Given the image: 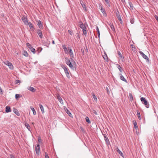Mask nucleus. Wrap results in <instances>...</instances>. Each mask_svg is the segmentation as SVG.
Returning <instances> with one entry per match:
<instances>
[{"label": "nucleus", "instance_id": "f257e3e1", "mask_svg": "<svg viewBox=\"0 0 158 158\" xmlns=\"http://www.w3.org/2000/svg\"><path fill=\"white\" fill-rule=\"evenodd\" d=\"M65 62L72 69L75 70L76 69V67L73 65V64L70 62V60L67 57L65 58Z\"/></svg>", "mask_w": 158, "mask_h": 158}, {"label": "nucleus", "instance_id": "f03ea898", "mask_svg": "<svg viewBox=\"0 0 158 158\" xmlns=\"http://www.w3.org/2000/svg\"><path fill=\"white\" fill-rule=\"evenodd\" d=\"M140 100L145 105L146 108H148L149 107V104L145 98L142 97L141 98Z\"/></svg>", "mask_w": 158, "mask_h": 158}, {"label": "nucleus", "instance_id": "7ed1b4c3", "mask_svg": "<svg viewBox=\"0 0 158 158\" xmlns=\"http://www.w3.org/2000/svg\"><path fill=\"white\" fill-rule=\"evenodd\" d=\"M61 67L64 69V72L66 74L67 77H68L69 78L70 76H69V70H68V68L64 65H62L61 66Z\"/></svg>", "mask_w": 158, "mask_h": 158}, {"label": "nucleus", "instance_id": "20e7f679", "mask_svg": "<svg viewBox=\"0 0 158 158\" xmlns=\"http://www.w3.org/2000/svg\"><path fill=\"white\" fill-rule=\"evenodd\" d=\"M21 19L25 25H27L28 21L26 17L24 15L21 18Z\"/></svg>", "mask_w": 158, "mask_h": 158}, {"label": "nucleus", "instance_id": "39448f33", "mask_svg": "<svg viewBox=\"0 0 158 158\" xmlns=\"http://www.w3.org/2000/svg\"><path fill=\"white\" fill-rule=\"evenodd\" d=\"M4 64L9 67V68L11 69H13L14 68V67L12 64L9 61H6L4 62Z\"/></svg>", "mask_w": 158, "mask_h": 158}, {"label": "nucleus", "instance_id": "423d86ee", "mask_svg": "<svg viewBox=\"0 0 158 158\" xmlns=\"http://www.w3.org/2000/svg\"><path fill=\"white\" fill-rule=\"evenodd\" d=\"M139 53L143 58L149 61V59L148 57L146 55L144 54L143 52L140 51L139 52Z\"/></svg>", "mask_w": 158, "mask_h": 158}, {"label": "nucleus", "instance_id": "0eeeda50", "mask_svg": "<svg viewBox=\"0 0 158 158\" xmlns=\"http://www.w3.org/2000/svg\"><path fill=\"white\" fill-rule=\"evenodd\" d=\"M103 135L104 137V140L106 144L107 145H109L110 144L109 140L107 137L106 135V134H103Z\"/></svg>", "mask_w": 158, "mask_h": 158}, {"label": "nucleus", "instance_id": "6e6552de", "mask_svg": "<svg viewBox=\"0 0 158 158\" xmlns=\"http://www.w3.org/2000/svg\"><path fill=\"white\" fill-rule=\"evenodd\" d=\"M40 146L39 144H38L37 146L35 147V150L36 153L37 155H39L40 150Z\"/></svg>", "mask_w": 158, "mask_h": 158}, {"label": "nucleus", "instance_id": "1a4fd4ad", "mask_svg": "<svg viewBox=\"0 0 158 158\" xmlns=\"http://www.w3.org/2000/svg\"><path fill=\"white\" fill-rule=\"evenodd\" d=\"M115 13H116V16L117 17L118 19L120 21H121L122 22V19H121V17L120 15L119 14V11H118V10H117L116 11Z\"/></svg>", "mask_w": 158, "mask_h": 158}, {"label": "nucleus", "instance_id": "9d476101", "mask_svg": "<svg viewBox=\"0 0 158 158\" xmlns=\"http://www.w3.org/2000/svg\"><path fill=\"white\" fill-rule=\"evenodd\" d=\"M79 27H80L82 29H86V27L85 24H83L81 21L79 22Z\"/></svg>", "mask_w": 158, "mask_h": 158}, {"label": "nucleus", "instance_id": "9b49d317", "mask_svg": "<svg viewBox=\"0 0 158 158\" xmlns=\"http://www.w3.org/2000/svg\"><path fill=\"white\" fill-rule=\"evenodd\" d=\"M37 33L38 34L39 37L42 39L43 38V34L42 31L40 30H37Z\"/></svg>", "mask_w": 158, "mask_h": 158}, {"label": "nucleus", "instance_id": "f8f14e48", "mask_svg": "<svg viewBox=\"0 0 158 158\" xmlns=\"http://www.w3.org/2000/svg\"><path fill=\"white\" fill-rule=\"evenodd\" d=\"M80 3L81 5L83 8L85 10H86V5L84 4L82 0H80Z\"/></svg>", "mask_w": 158, "mask_h": 158}, {"label": "nucleus", "instance_id": "ddd939ff", "mask_svg": "<svg viewBox=\"0 0 158 158\" xmlns=\"http://www.w3.org/2000/svg\"><path fill=\"white\" fill-rule=\"evenodd\" d=\"M116 150L117 152L119 153L121 156L123 157V155L122 152L119 149L118 147H117L116 149Z\"/></svg>", "mask_w": 158, "mask_h": 158}, {"label": "nucleus", "instance_id": "4468645a", "mask_svg": "<svg viewBox=\"0 0 158 158\" xmlns=\"http://www.w3.org/2000/svg\"><path fill=\"white\" fill-rule=\"evenodd\" d=\"M119 75L120 76V79L122 81L125 82L126 83H127V81L126 80V79L124 78V77L121 74H120Z\"/></svg>", "mask_w": 158, "mask_h": 158}, {"label": "nucleus", "instance_id": "2eb2a0df", "mask_svg": "<svg viewBox=\"0 0 158 158\" xmlns=\"http://www.w3.org/2000/svg\"><path fill=\"white\" fill-rule=\"evenodd\" d=\"M5 111L6 113L10 112L11 111L10 108L9 106H7L6 107Z\"/></svg>", "mask_w": 158, "mask_h": 158}, {"label": "nucleus", "instance_id": "dca6fc26", "mask_svg": "<svg viewBox=\"0 0 158 158\" xmlns=\"http://www.w3.org/2000/svg\"><path fill=\"white\" fill-rule=\"evenodd\" d=\"M117 53L119 58L121 60L124 59V57L122 55L121 53L119 51H117Z\"/></svg>", "mask_w": 158, "mask_h": 158}, {"label": "nucleus", "instance_id": "f3484780", "mask_svg": "<svg viewBox=\"0 0 158 158\" xmlns=\"http://www.w3.org/2000/svg\"><path fill=\"white\" fill-rule=\"evenodd\" d=\"M57 98L58 99L59 102L63 104V101L61 98L60 96L59 95H58L57 96Z\"/></svg>", "mask_w": 158, "mask_h": 158}, {"label": "nucleus", "instance_id": "a211bd4d", "mask_svg": "<svg viewBox=\"0 0 158 158\" xmlns=\"http://www.w3.org/2000/svg\"><path fill=\"white\" fill-rule=\"evenodd\" d=\"M13 112L18 116H19L20 115V113L17 109L15 108L14 109H13Z\"/></svg>", "mask_w": 158, "mask_h": 158}, {"label": "nucleus", "instance_id": "6ab92c4d", "mask_svg": "<svg viewBox=\"0 0 158 158\" xmlns=\"http://www.w3.org/2000/svg\"><path fill=\"white\" fill-rule=\"evenodd\" d=\"M25 125L27 129L30 131H31L30 129L31 127L29 124L27 122H25Z\"/></svg>", "mask_w": 158, "mask_h": 158}, {"label": "nucleus", "instance_id": "aec40b11", "mask_svg": "<svg viewBox=\"0 0 158 158\" xmlns=\"http://www.w3.org/2000/svg\"><path fill=\"white\" fill-rule=\"evenodd\" d=\"M100 10L102 12V13L105 16H107L106 14V11L104 9H103L102 7H101V9Z\"/></svg>", "mask_w": 158, "mask_h": 158}, {"label": "nucleus", "instance_id": "412c9836", "mask_svg": "<svg viewBox=\"0 0 158 158\" xmlns=\"http://www.w3.org/2000/svg\"><path fill=\"white\" fill-rule=\"evenodd\" d=\"M27 89L30 91L32 92H35V89L33 87L31 86H29L27 88Z\"/></svg>", "mask_w": 158, "mask_h": 158}, {"label": "nucleus", "instance_id": "4be33fe9", "mask_svg": "<svg viewBox=\"0 0 158 158\" xmlns=\"http://www.w3.org/2000/svg\"><path fill=\"white\" fill-rule=\"evenodd\" d=\"M108 25H109L113 31H115V29L114 27V26L113 24L111 23H108Z\"/></svg>", "mask_w": 158, "mask_h": 158}, {"label": "nucleus", "instance_id": "5701e85b", "mask_svg": "<svg viewBox=\"0 0 158 158\" xmlns=\"http://www.w3.org/2000/svg\"><path fill=\"white\" fill-rule=\"evenodd\" d=\"M39 106L41 109L42 113H44V109L43 106L40 104H39Z\"/></svg>", "mask_w": 158, "mask_h": 158}, {"label": "nucleus", "instance_id": "b1692460", "mask_svg": "<svg viewBox=\"0 0 158 158\" xmlns=\"http://www.w3.org/2000/svg\"><path fill=\"white\" fill-rule=\"evenodd\" d=\"M37 25L39 26V27L40 28H42L43 27V25L42 24L41 22L40 21H39L38 22Z\"/></svg>", "mask_w": 158, "mask_h": 158}, {"label": "nucleus", "instance_id": "393cba45", "mask_svg": "<svg viewBox=\"0 0 158 158\" xmlns=\"http://www.w3.org/2000/svg\"><path fill=\"white\" fill-rule=\"evenodd\" d=\"M69 55L70 57H74V55L73 51L71 49H70L69 51Z\"/></svg>", "mask_w": 158, "mask_h": 158}, {"label": "nucleus", "instance_id": "a878e982", "mask_svg": "<svg viewBox=\"0 0 158 158\" xmlns=\"http://www.w3.org/2000/svg\"><path fill=\"white\" fill-rule=\"evenodd\" d=\"M136 112L137 113V115L139 119V120H141V118L140 114L138 110H137Z\"/></svg>", "mask_w": 158, "mask_h": 158}, {"label": "nucleus", "instance_id": "bb28decb", "mask_svg": "<svg viewBox=\"0 0 158 158\" xmlns=\"http://www.w3.org/2000/svg\"><path fill=\"white\" fill-rule=\"evenodd\" d=\"M129 4L130 6V9L132 10H133L134 9V6H133V4H132L131 2H129Z\"/></svg>", "mask_w": 158, "mask_h": 158}, {"label": "nucleus", "instance_id": "cd10ccee", "mask_svg": "<svg viewBox=\"0 0 158 158\" xmlns=\"http://www.w3.org/2000/svg\"><path fill=\"white\" fill-rule=\"evenodd\" d=\"M74 57H70V59L69 60H70V62L72 63V64L74 65V64H75L76 62L74 60L73 58Z\"/></svg>", "mask_w": 158, "mask_h": 158}, {"label": "nucleus", "instance_id": "c85d7f7f", "mask_svg": "<svg viewBox=\"0 0 158 158\" xmlns=\"http://www.w3.org/2000/svg\"><path fill=\"white\" fill-rule=\"evenodd\" d=\"M30 108L32 110L33 114L34 115H35L36 114V112L34 108L32 106H30Z\"/></svg>", "mask_w": 158, "mask_h": 158}, {"label": "nucleus", "instance_id": "c756f323", "mask_svg": "<svg viewBox=\"0 0 158 158\" xmlns=\"http://www.w3.org/2000/svg\"><path fill=\"white\" fill-rule=\"evenodd\" d=\"M96 29L97 31V33H98V37L99 38L100 37V31H99V28H98V26H96Z\"/></svg>", "mask_w": 158, "mask_h": 158}, {"label": "nucleus", "instance_id": "7c9ffc66", "mask_svg": "<svg viewBox=\"0 0 158 158\" xmlns=\"http://www.w3.org/2000/svg\"><path fill=\"white\" fill-rule=\"evenodd\" d=\"M129 99H130V100L131 101H132L133 100V98L132 95L131 93H130L129 94Z\"/></svg>", "mask_w": 158, "mask_h": 158}, {"label": "nucleus", "instance_id": "2f4dec72", "mask_svg": "<svg viewBox=\"0 0 158 158\" xmlns=\"http://www.w3.org/2000/svg\"><path fill=\"white\" fill-rule=\"evenodd\" d=\"M117 67L121 72H122L123 70L122 69V68L119 65L117 64Z\"/></svg>", "mask_w": 158, "mask_h": 158}, {"label": "nucleus", "instance_id": "473e14b6", "mask_svg": "<svg viewBox=\"0 0 158 158\" xmlns=\"http://www.w3.org/2000/svg\"><path fill=\"white\" fill-rule=\"evenodd\" d=\"M27 25L29 26V27L30 28H32L33 27V25L30 22H28V24H27Z\"/></svg>", "mask_w": 158, "mask_h": 158}, {"label": "nucleus", "instance_id": "72a5a7b5", "mask_svg": "<svg viewBox=\"0 0 158 158\" xmlns=\"http://www.w3.org/2000/svg\"><path fill=\"white\" fill-rule=\"evenodd\" d=\"M134 127L135 129H137L138 128V127L137 125V123L135 121L134 123Z\"/></svg>", "mask_w": 158, "mask_h": 158}, {"label": "nucleus", "instance_id": "f704fd0d", "mask_svg": "<svg viewBox=\"0 0 158 158\" xmlns=\"http://www.w3.org/2000/svg\"><path fill=\"white\" fill-rule=\"evenodd\" d=\"M85 120L86 121L89 123H90V121L89 119V118L88 117H85Z\"/></svg>", "mask_w": 158, "mask_h": 158}, {"label": "nucleus", "instance_id": "c9c22d12", "mask_svg": "<svg viewBox=\"0 0 158 158\" xmlns=\"http://www.w3.org/2000/svg\"><path fill=\"white\" fill-rule=\"evenodd\" d=\"M30 50H31V51L34 54H35V49L32 47L31 48Z\"/></svg>", "mask_w": 158, "mask_h": 158}, {"label": "nucleus", "instance_id": "e433bc0d", "mask_svg": "<svg viewBox=\"0 0 158 158\" xmlns=\"http://www.w3.org/2000/svg\"><path fill=\"white\" fill-rule=\"evenodd\" d=\"M66 112L67 113V114H69V115L71 117V116L72 115V114L70 112L69 110L68 109H67V110H66Z\"/></svg>", "mask_w": 158, "mask_h": 158}, {"label": "nucleus", "instance_id": "4c0bfd02", "mask_svg": "<svg viewBox=\"0 0 158 158\" xmlns=\"http://www.w3.org/2000/svg\"><path fill=\"white\" fill-rule=\"evenodd\" d=\"M82 31H83V34L84 35H86L87 34V31H86V29H83L82 30Z\"/></svg>", "mask_w": 158, "mask_h": 158}, {"label": "nucleus", "instance_id": "58836bf2", "mask_svg": "<svg viewBox=\"0 0 158 158\" xmlns=\"http://www.w3.org/2000/svg\"><path fill=\"white\" fill-rule=\"evenodd\" d=\"M92 96H93V98H94V100L95 101H97V98L95 95L94 94H92Z\"/></svg>", "mask_w": 158, "mask_h": 158}, {"label": "nucleus", "instance_id": "ea45409f", "mask_svg": "<svg viewBox=\"0 0 158 158\" xmlns=\"http://www.w3.org/2000/svg\"><path fill=\"white\" fill-rule=\"evenodd\" d=\"M23 55L26 57H27L28 56V54L27 52L26 51H24Z\"/></svg>", "mask_w": 158, "mask_h": 158}, {"label": "nucleus", "instance_id": "a19ab883", "mask_svg": "<svg viewBox=\"0 0 158 158\" xmlns=\"http://www.w3.org/2000/svg\"><path fill=\"white\" fill-rule=\"evenodd\" d=\"M27 45L30 49L32 47L31 45L29 43L27 44Z\"/></svg>", "mask_w": 158, "mask_h": 158}, {"label": "nucleus", "instance_id": "79ce46f5", "mask_svg": "<svg viewBox=\"0 0 158 158\" xmlns=\"http://www.w3.org/2000/svg\"><path fill=\"white\" fill-rule=\"evenodd\" d=\"M105 89L106 91L108 94H109L110 93V91L109 90V88H108V87H107V86L106 87V88H105Z\"/></svg>", "mask_w": 158, "mask_h": 158}, {"label": "nucleus", "instance_id": "37998d69", "mask_svg": "<svg viewBox=\"0 0 158 158\" xmlns=\"http://www.w3.org/2000/svg\"><path fill=\"white\" fill-rule=\"evenodd\" d=\"M62 47L64 51H67V48L65 45H63Z\"/></svg>", "mask_w": 158, "mask_h": 158}, {"label": "nucleus", "instance_id": "c03bdc74", "mask_svg": "<svg viewBox=\"0 0 158 158\" xmlns=\"http://www.w3.org/2000/svg\"><path fill=\"white\" fill-rule=\"evenodd\" d=\"M103 58L105 60H106V61L108 60V57H107V56L106 54H105V56H103Z\"/></svg>", "mask_w": 158, "mask_h": 158}, {"label": "nucleus", "instance_id": "a18cd8bd", "mask_svg": "<svg viewBox=\"0 0 158 158\" xmlns=\"http://www.w3.org/2000/svg\"><path fill=\"white\" fill-rule=\"evenodd\" d=\"M105 1L106 2V4H108V6H110V3L109 2L108 0H105Z\"/></svg>", "mask_w": 158, "mask_h": 158}, {"label": "nucleus", "instance_id": "49530a36", "mask_svg": "<svg viewBox=\"0 0 158 158\" xmlns=\"http://www.w3.org/2000/svg\"><path fill=\"white\" fill-rule=\"evenodd\" d=\"M19 97H20V95H19V94H15V98L16 99H17Z\"/></svg>", "mask_w": 158, "mask_h": 158}, {"label": "nucleus", "instance_id": "de8ad7c7", "mask_svg": "<svg viewBox=\"0 0 158 158\" xmlns=\"http://www.w3.org/2000/svg\"><path fill=\"white\" fill-rule=\"evenodd\" d=\"M130 22L131 23V24H133L134 23V19H130Z\"/></svg>", "mask_w": 158, "mask_h": 158}, {"label": "nucleus", "instance_id": "09e8293b", "mask_svg": "<svg viewBox=\"0 0 158 158\" xmlns=\"http://www.w3.org/2000/svg\"><path fill=\"white\" fill-rule=\"evenodd\" d=\"M92 112H93V113H94L95 115H98V113L97 112V111L94 110H93L92 111Z\"/></svg>", "mask_w": 158, "mask_h": 158}, {"label": "nucleus", "instance_id": "8fccbe9b", "mask_svg": "<svg viewBox=\"0 0 158 158\" xmlns=\"http://www.w3.org/2000/svg\"><path fill=\"white\" fill-rule=\"evenodd\" d=\"M68 31L70 35H72L73 34V32L72 31L68 30Z\"/></svg>", "mask_w": 158, "mask_h": 158}, {"label": "nucleus", "instance_id": "3c124183", "mask_svg": "<svg viewBox=\"0 0 158 158\" xmlns=\"http://www.w3.org/2000/svg\"><path fill=\"white\" fill-rule=\"evenodd\" d=\"M45 158H49V157L46 152H45Z\"/></svg>", "mask_w": 158, "mask_h": 158}, {"label": "nucleus", "instance_id": "603ef678", "mask_svg": "<svg viewBox=\"0 0 158 158\" xmlns=\"http://www.w3.org/2000/svg\"><path fill=\"white\" fill-rule=\"evenodd\" d=\"M0 94H3V92L2 89L1 88V87L0 86Z\"/></svg>", "mask_w": 158, "mask_h": 158}, {"label": "nucleus", "instance_id": "864d4df0", "mask_svg": "<svg viewBox=\"0 0 158 158\" xmlns=\"http://www.w3.org/2000/svg\"><path fill=\"white\" fill-rule=\"evenodd\" d=\"M38 142L40 143L41 142V139L40 137H39L38 138Z\"/></svg>", "mask_w": 158, "mask_h": 158}, {"label": "nucleus", "instance_id": "5fc2aeb1", "mask_svg": "<svg viewBox=\"0 0 158 158\" xmlns=\"http://www.w3.org/2000/svg\"><path fill=\"white\" fill-rule=\"evenodd\" d=\"M20 82V80H16L15 81V84H18Z\"/></svg>", "mask_w": 158, "mask_h": 158}, {"label": "nucleus", "instance_id": "6e6d98bb", "mask_svg": "<svg viewBox=\"0 0 158 158\" xmlns=\"http://www.w3.org/2000/svg\"><path fill=\"white\" fill-rule=\"evenodd\" d=\"M81 51L82 54H83V55H84V50L82 49H81Z\"/></svg>", "mask_w": 158, "mask_h": 158}, {"label": "nucleus", "instance_id": "4d7b16f0", "mask_svg": "<svg viewBox=\"0 0 158 158\" xmlns=\"http://www.w3.org/2000/svg\"><path fill=\"white\" fill-rule=\"evenodd\" d=\"M155 18L156 20L158 22V17L156 15H155Z\"/></svg>", "mask_w": 158, "mask_h": 158}, {"label": "nucleus", "instance_id": "13d9d810", "mask_svg": "<svg viewBox=\"0 0 158 158\" xmlns=\"http://www.w3.org/2000/svg\"><path fill=\"white\" fill-rule=\"evenodd\" d=\"M121 2L123 3H126V2L125 0H121Z\"/></svg>", "mask_w": 158, "mask_h": 158}, {"label": "nucleus", "instance_id": "bf43d9fd", "mask_svg": "<svg viewBox=\"0 0 158 158\" xmlns=\"http://www.w3.org/2000/svg\"><path fill=\"white\" fill-rule=\"evenodd\" d=\"M10 158H15L14 156L12 155H10Z\"/></svg>", "mask_w": 158, "mask_h": 158}, {"label": "nucleus", "instance_id": "052dcab7", "mask_svg": "<svg viewBox=\"0 0 158 158\" xmlns=\"http://www.w3.org/2000/svg\"><path fill=\"white\" fill-rule=\"evenodd\" d=\"M65 53L66 54H68L69 53V52H68V50H67V51H64Z\"/></svg>", "mask_w": 158, "mask_h": 158}, {"label": "nucleus", "instance_id": "680f3d73", "mask_svg": "<svg viewBox=\"0 0 158 158\" xmlns=\"http://www.w3.org/2000/svg\"><path fill=\"white\" fill-rule=\"evenodd\" d=\"M52 44H54L55 43V42L54 40H53L52 41Z\"/></svg>", "mask_w": 158, "mask_h": 158}, {"label": "nucleus", "instance_id": "e2e57ef3", "mask_svg": "<svg viewBox=\"0 0 158 158\" xmlns=\"http://www.w3.org/2000/svg\"><path fill=\"white\" fill-rule=\"evenodd\" d=\"M81 130H82V131H83V129L81 127Z\"/></svg>", "mask_w": 158, "mask_h": 158}, {"label": "nucleus", "instance_id": "0e129e2a", "mask_svg": "<svg viewBox=\"0 0 158 158\" xmlns=\"http://www.w3.org/2000/svg\"><path fill=\"white\" fill-rule=\"evenodd\" d=\"M42 50V48H41L40 51H41Z\"/></svg>", "mask_w": 158, "mask_h": 158}]
</instances>
